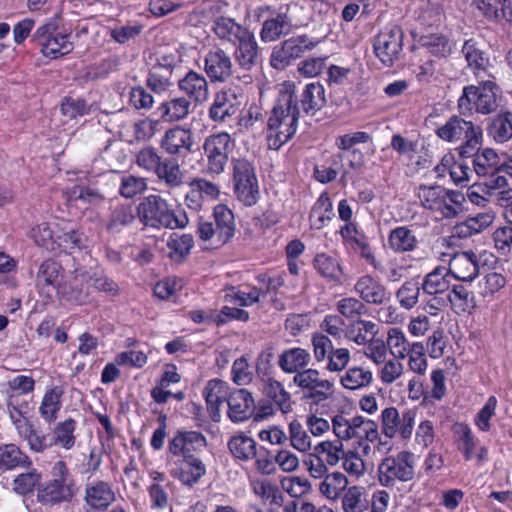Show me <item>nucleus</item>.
<instances>
[{
  "mask_svg": "<svg viewBox=\"0 0 512 512\" xmlns=\"http://www.w3.org/2000/svg\"><path fill=\"white\" fill-rule=\"evenodd\" d=\"M292 85H284L267 119L266 141L269 149L279 150L296 134L299 122V108Z\"/></svg>",
  "mask_w": 512,
  "mask_h": 512,
  "instance_id": "1",
  "label": "nucleus"
},
{
  "mask_svg": "<svg viewBox=\"0 0 512 512\" xmlns=\"http://www.w3.org/2000/svg\"><path fill=\"white\" fill-rule=\"evenodd\" d=\"M436 135L443 141L456 144L459 156L466 158L481 146L482 128L472 121L454 115L436 130Z\"/></svg>",
  "mask_w": 512,
  "mask_h": 512,
  "instance_id": "2",
  "label": "nucleus"
},
{
  "mask_svg": "<svg viewBox=\"0 0 512 512\" xmlns=\"http://www.w3.org/2000/svg\"><path fill=\"white\" fill-rule=\"evenodd\" d=\"M50 476L48 481L38 487V502L46 506L72 502L78 493V486L67 464L62 460L55 462Z\"/></svg>",
  "mask_w": 512,
  "mask_h": 512,
  "instance_id": "3",
  "label": "nucleus"
},
{
  "mask_svg": "<svg viewBox=\"0 0 512 512\" xmlns=\"http://www.w3.org/2000/svg\"><path fill=\"white\" fill-rule=\"evenodd\" d=\"M138 215L142 223L153 228L182 229L189 222L183 209H170L159 195L147 196L138 206Z\"/></svg>",
  "mask_w": 512,
  "mask_h": 512,
  "instance_id": "4",
  "label": "nucleus"
},
{
  "mask_svg": "<svg viewBox=\"0 0 512 512\" xmlns=\"http://www.w3.org/2000/svg\"><path fill=\"white\" fill-rule=\"evenodd\" d=\"M311 347L314 360L324 364L326 372L342 374L351 361V352L346 347H334L332 340L324 333L317 332L311 336Z\"/></svg>",
  "mask_w": 512,
  "mask_h": 512,
  "instance_id": "5",
  "label": "nucleus"
},
{
  "mask_svg": "<svg viewBox=\"0 0 512 512\" xmlns=\"http://www.w3.org/2000/svg\"><path fill=\"white\" fill-rule=\"evenodd\" d=\"M497 86L490 80L480 86H466L458 100L460 114H471L473 110L480 114H490L497 109Z\"/></svg>",
  "mask_w": 512,
  "mask_h": 512,
  "instance_id": "6",
  "label": "nucleus"
},
{
  "mask_svg": "<svg viewBox=\"0 0 512 512\" xmlns=\"http://www.w3.org/2000/svg\"><path fill=\"white\" fill-rule=\"evenodd\" d=\"M233 186L236 198L247 207L254 206L259 198V184L255 168L244 158L233 161Z\"/></svg>",
  "mask_w": 512,
  "mask_h": 512,
  "instance_id": "7",
  "label": "nucleus"
},
{
  "mask_svg": "<svg viewBox=\"0 0 512 512\" xmlns=\"http://www.w3.org/2000/svg\"><path fill=\"white\" fill-rule=\"evenodd\" d=\"M292 382L301 390L304 399L316 404L328 400L334 391V382L309 366L294 375Z\"/></svg>",
  "mask_w": 512,
  "mask_h": 512,
  "instance_id": "8",
  "label": "nucleus"
},
{
  "mask_svg": "<svg viewBox=\"0 0 512 512\" xmlns=\"http://www.w3.org/2000/svg\"><path fill=\"white\" fill-rule=\"evenodd\" d=\"M414 465V455L408 451L386 457L378 467L380 484L393 487L397 482L411 481L415 475Z\"/></svg>",
  "mask_w": 512,
  "mask_h": 512,
  "instance_id": "9",
  "label": "nucleus"
},
{
  "mask_svg": "<svg viewBox=\"0 0 512 512\" xmlns=\"http://www.w3.org/2000/svg\"><path fill=\"white\" fill-rule=\"evenodd\" d=\"M69 37V34L59 31L56 21H49L37 28L32 41L41 46V52L45 57L56 59L73 50L74 46Z\"/></svg>",
  "mask_w": 512,
  "mask_h": 512,
  "instance_id": "10",
  "label": "nucleus"
},
{
  "mask_svg": "<svg viewBox=\"0 0 512 512\" xmlns=\"http://www.w3.org/2000/svg\"><path fill=\"white\" fill-rule=\"evenodd\" d=\"M404 33L396 24L386 25L375 37L374 51L380 61L391 66L400 56Z\"/></svg>",
  "mask_w": 512,
  "mask_h": 512,
  "instance_id": "11",
  "label": "nucleus"
},
{
  "mask_svg": "<svg viewBox=\"0 0 512 512\" xmlns=\"http://www.w3.org/2000/svg\"><path fill=\"white\" fill-rule=\"evenodd\" d=\"M233 146L234 142L226 132L212 134L205 139L203 150L210 173L219 175L224 171Z\"/></svg>",
  "mask_w": 512,
  "mask_h": 512,
  "instance_id": "12",
  "label": "nucleus"
},
{
  "mask_svg": "<svg viewBox=\"0 0 512 512\" xmlns=\"http://www.w3.org/2000/svg\"><path fill=\"white\" fill-rule=\"evenodd\" d=\"M317 42L307 35L291 37L273 48L270 63L275 69H284L291 61L301 57L306 51L312 50Z\"/></svg>",
  "mask_w": 512,
  "mask_h": 512,
  "instance_id": "13",
  "label": "nucleus"
},
{
  "mask_svg": "<svg viewBox=\"0 0 512 512\" xmlns=\"http://www.w3.org/2000/svg\"><path fill=\"white\" fill-rule=\"evenodd\" d=\"M416 413L405 410L402 414L395 407H387L381 412L382 433L388 438L399 435L402 439L411 437L415 425Z\"/></svg>",
  "mask_w": 512,
  "mask_h": 512,
  "instance_id": "14",
  "label": "nucleus"
},
{
  "mask_svg": "<svg viewBox=\"0 0 512 512\" xmlns=\"http://www.w3.org/2000/svg\"><path fill=\"white\" fill-rule=\"evenodd\" d=\"M194 134L185 126H174L165 131L160 140V147L171 156L186 157L192 152Z\"/></svg>",
  "mask_w": 512,
  "mask_h": 512,
  "instance_id": "15",
  "label": "nucleus"
},
{
  "mask_svg": "<svg viewBox=\"0 0 512 512\" xmlns=\"http://www.w3.org/2000/svg\"><path fill=\"white\" fill-rule=\"evenodd\" d=\"M116 500L112 485L104 480H93L85 485L84 501L91 512H104Z\"/></svg>",
  "mask_w": 512,
  "mask_h": 512,
  "instance_id": "16",
  "label": "nucleus"
},
{
  "mask_svg": "<svg viewBox=\"0 0 512 512\" xmlns=\"http://www.w3.org/2000/svg\"><path fill=\"white\" fill-rule=\"evenodd\" d=\"M207 446L205 436L198 431H177L168 442V452L172 456L185 458Z\"/></svg>",
  "mask_w": 512,
  "mask_h": 512,
  "instance_id": "17",
  "label": "nucleus"
},
{
  "mask_svg": "<svg viewBox=\"0 0 512 512\" xmlns=\"http://www.w3.org/2000/svg\"><path fill=\"white\" fill-rule=\"evenodd\" d=\"M454 434L458 443V450L462 453L465 460L477 459L479 464L487 461L488 449L479 445V441L473 434L471 428L466 424H456Z\"/></svg>",
  "mask_w": 512,
  "mask_h": 512,
  "instance_id": "18",
  "label": "nucleus"
},
{
  "mask_svg": "<svg viewBox=\"0 0 512 512\" xmlns=\"http://www.w3.org/2000/svg\"><path fill=\"white\" fill-rule=\"evenodd\" d=\"M204 70L212 82H225L233 74L231 57L220 48L209 50L204 57Z\"/></svg>",
  "mask_w": 512,
  "mask_h": 512,
  "instance_id": "19",
  "label": "nucleus"
},
{
  "mask_svg": "<svg viewBox=\"0 0 512 512\" xmlns=\"http://www.w3.org/2000/svg\"><path fill=\"white\" fill-rule=\"evenodd\" d=\"M189 190L185 196V202L188 208L199 211L204 204L214 201L219 197V187L206 179L194 178L188 184Z\"/></svg>",
  "mask_w": 512,
  "mask_h": 512,
  "instance_id": "20",
  "label": "nucleus"
},
{
  "mask_svg": "<svg viewBox=\"0 0 512 512\" xmlns=\"http://www.w3.org/2000/svg\"><path fill=\"white\" fill-rule=\"evenodd\" d=\"M449 275L462 282H471L479 274L477 255L472 251L459 252L449 260Z\"/></svg>",
  "mask_w": 512,
  "mask_h": 512,
  "instance_id": "21",
  "label": "nucleus"
},
{
  "mask_svg": "<svg viewBox=\"0 0 512 512\" xmlns=\"http://www.w3.org/2000/svg\"><path fill=\"white\" fill-rule=\"evenodd\" d=\"M179 90L195 104H202L209 99L210 89L206 77L190 70L178 81Z\"/></svg>",
  "mask_w": 512,
  "mask_h": 512,
  "instance_id": "22",
  "label": "nucleus"
},
{
  "mask_svg": "<svg viewBox=\"0 0 512 512\" xmlns=\"http://www.w3.org/2000/svg\"><path fill=\"white\" fill-rule=\"evenodd\" d=\"M206 474L203 461L195 456H186L174 461L171 475L186 486L195 485Z\"/></svg>",
  "mask_w": 512,
  "mask_h": 512,
  "instance_id": "23",
  "label": "nucleus"
},
{
  "mask_svg": "<svg viewBox=\"0 0 512 512\" xmlns=\"http://www.w3.org/2000/svg\"><path fill=\"white\" fill-rule=\"evenodd\" d=\"M228 416L234 423L249 419L255 411V401L246 389H236L227 398Z\"/></svg>",
  "mask_w": 512,
  "mask_h": 512,
  "instance_id": "24",
  "label": "nucleus"
},
{
  "mask_svg": "<svg viewBox=\"0 0 512 512\" xmlns=\"http://www.w3.org/2000/svg\"><path fill=\"white\" fill-rule=\"evenodd\" d=\"M260 390L269 401L275 403L281 413L288 414L293 410L292 395L279 380L272 376L261 378Z\"/></svg>",
  "mask_w": 512,
  "mask_h": 512,
  "instance_id": "25",
  "label": "nucleus"
},
{
  "mask_svg": "<svg viewBox=\"0 0 512 512\" xmlns=\"http://www.w3.org/2000/svg\"><path fill=\"white\" fill-rule=\"evenodd\" d=\"M292 30V18L288 6L280 7L279 11L266 19L262 24L260 37L264 42H273Z\"/></svg>",
  "mask_w": 512,
  "mask_h": 512,
  "instance_id": "26",
  "label": "nucleus"
},
{
  "mask_svg": "<svg viewBox=\"0 0 512 512\" xmlns=\"http://www.w3.org/2000/svg\"><path fill=\"white\" fill-rule=\"evenodd\" d=\"M354 290L360 299L368 304L381 305L389 299L386 287L371 275L359 277Z\"/></svg>",
  "mask_w": 512,
  "mask_h": 512,
  "instance_id": "27",
  "label": "nucleus"
},
{
  "mask_svg": "<svg viewBox=\"0 0 512 512\" xmlns=\"http://www.w3.org/2000/svg\"><path fill=\"white\" fill-rule=\"evenodd\" d=\"M312 357L307 349L291 347L284 349L278 356L277 364L285 374L300 373L311 363Z\"/></svg>",
  "mask_w": 512,
  "mask_h": 512,
  "instance_id": "28",
  "label": "nucleus"
},
{
  "mask_svg": "<svg viewBox=\"0 0 512 512\" xmlns=\"http://www.w3.org/2000/svg\"><path fill=\"white\" fill-rule=\"evenodd\" d=\"M387 243L394 253L402 254L415 251L420 241L410 226H397L390 230Z\"/></svg>",
  "mask_w": 512,
  "mask_h": 512,
  "instance_id": "29",
  "label": "nucleus"
},
{
  "mask_svg": "<svg viewBox=\"0 0 512 512\" xmlns=\"http://www.w3.org/2000/svg\"><path fill=\"white\" fill-rule=\"evenodd\" d=\"M240 106V101L231 90L220 91L215 94L214 101L209 109V116L213 121L223 122L235 115Z\"/></svg>",
  "mask_w": 512,
  "mask_h": 512,
  "instance_id": "30",
  "label": "nucleus"
},
{
  "mask_svg": "<svg viewBox=\"0 0 512 512\" xmlns=\"http://www.w3.org/2000/svg\"><path fill=\"white\" fill-rule=\"evenodd\" d=\"M299 102L303 112L307 115H315L326 106L327 98L324 86L319 82H312L305 86L300 94Z\"/></svg>",
  "mask_w": 512,
  "mask_h": 512,
  "instance_id": "31",
  "label": "nucleus"
},
{
  "mask_svg": "<svg viewBox=\"0 0 512 512\" xmlns=\"http://www.w3.org/2000/svg\"><path fill=\"white\" fill-rule=\"evenodd\" d=\"M461 52L467 62V67L474 75L484 78L489 66V58L480 49L479 44L474 39H468L464 42Z\"/></svg>",
  "mask_w": 512,
  "mask_h": 512,
  "instance_id": "32",
  "label": "nucleus"
},
{
  "mask_svg": "<svg viewBox=\"0 0 512 512\" xmlns=\"http://www.w3.org/2000/svg\"><path fill=\"white\" fill-rule=\"evenodd\" d=\"M32 460L16 444L0 445V472L11 471L17 468H30Z\"/></svg>",
  "mask_w": 512,
  "mask_h": 512,
  "instance_id": "33",
  "label": "nucleus"
},
{
  "mask_svg": "<svg viewBox=\"0 0 512 512\" xmlns=\"http://www.w3.org/2000/svg\"><path fill=\"white\" fill-rule=\"evenodd\" d=\"M473 157V168L479 177L491 175L494 172L501 171L502 157L492 148L480 147L471 155Z\"/></svg>",
  "mask_w": 512,
  "mask_h": 512,
  "instance_id": "34",
  "label": "nucleus"
},
{
  "mask_svg": "<svg viewBox=\"0 0 512 512\" xmlns=\"http://www.w3.org/2000/svg\"><path fill=\"white\" fill-rule=\"evenodd\" d=\"M373 379V372L368 367L355 365L340 375L339 383L344 389L355 391L369 387Z\"/></svg>",
  "mask_w": 512,
  "mask_h": 512,
  "instance_id": "35",
  "label": "nucleus"
},
{
  "mask_svg": "<svg viewBox=\"0 0 512 512\" xmlns=\"http://www.w3.org/2000/svg\"><path fill=\"white\" fill-rule=\"evenodd\" d=\"M235 59L243 69H251L258 60V45L252 32L242 36L241 40L236 43Z\"/></svg>",
  "mask_w": 512,
  "mask_h": 512,
  "instance_id": "36",
  "label": "nucleus"
},
{
  "mask_svg": "<svg viewBox=\"0 0 512 512\" xmlns=\"http://www.w3.org/2000/svg\"><path fill=\"white\" fill-rule=\"evenodd\" d=\"M213 31L218 38L226 40L234 45L250 31L235 22L233 18L220 16L213 22Z\"/></svg>",
  "mask_w": 512,
  "mask_h": 512,
  "instance_id": "37",
  "label": "nucleus"
},
{
  "mask_svg": "<svg viewBox=\"0 0 512 512\" xmlns=\"http://www.w3.org/2000/svg\"><path fill=\"white\" fill-rule=\"evenodd\" d=\"M63 394L64 391L60 386H54L45 391L39 406V414L45 422L52 423L56 420L62 408Z\"/></svg>",
  "mask_w": 512,
  "mask_h": 512,
  "instance_id": "38",
  "label": "nucleus"
},
{
  "mask_svg": "<svg viewBox=\"0 0 512 512\" xmlns=\"http://www.w3.org/2000/svg\"><path fill=\"white\" fill-rule=\"evenodd\" d=\"M348 478L339 471L329 472L320 482L318 490L328 500L335 501L348 488Z\"/></svg>",
  "mask_w": 512,
  "mask_h": 512,
  "instance_id": "39",
  "label": "nucleus"
},
{
  "mask_svg": "<svg viewBox=\"0 0 512 512\" xmlns=\"http://www.w3.org/2000/svg\"><path fill=\"white\" fill-rule=\"evenodd\" d=\"M249 485L253 494L261 501H269L276 505L282 502V493L272 480L263 477H253L250 478Z\"/></svg>",
  "mask_w": 512,
  "mask_h": 512,
  "instance_id": "40",
  "label": "nucleus"
},
{
  "mask_svg": "<svg viewBox=\"0 0 512 512\" xmlns=\"http://www.w3.org/2000/svg\"><path fill=\"white\" fill-rule=\"evenodd\" d=\"M215 228L218 231L220 242H228L235 233V220L233 212L223 204L214 207Z\"/></svg>",
  "mask_w": 512,
  "mask_h": 512,
  "instance_id": "41",
  "label": "nucleus"
},
{
  "mask_svg": "<svg viewBox=\"0 0 512 512\" xmlns=\"http://www.w3.org/2000/svg\"><path fill=\"white\" fill-rule=\"evenodd\" d=\"M376 324L369 320L358 319L349 323L345 328L344 338L357 346H364L369 342V335L377 333Z\"/></svg>",
  "mask_w": 512,
  "mask_h": 512,
  "instance_id": "42",
  "label": "nucleus"
},
{
  "mask_svg": "<svg viewBox=\"0 0 512 512\" xmlns=\"http://www.w3.org/2000/svg\"><path fill=\"white\" fill-rule=\"evenodd\" d=\"M313 266L327 281L335 284L341 283L343 271L337 258L325 253L317 254Z\"/></svg>",
  "mask_w": 512,
  "mask_h": 512,
  "instance_id": "43",
  "label": "nucleus"
},
{
  "mask_svg": "<svg viewBox=\"0 0 512 512\" xmlns=\"http://www.w3.org/2000/svg\"><path fill=\"white\" fill-rule=\"evenodd\" d=\"M447 269L441 266L436 267L425 275L421 288L424 294L436 296L449 290L450 281Z\"/></svg>",
  "mask_w": 512,
  "mask_h": 512,
  "instance_id": "44",
  "label": "nucleus"
},
{
  "mask_svg": "<svg viewBox=\"0 0 512 512\" xmlns=\"http://www.w3.org/2000/svg\"><path fill=\"white\" fill-rule=\"evenodd\" d=\"M191 103L186 97H175L163 102L159 107L162 119L167 122L185 119L191 112Z\"/></svg>",
  "mask_w": 512,
  "mask_h": 512,
  "instance_id": "45",
  "label": "nucleus"
},
{
  "mask_svg": "<svg viewBox=\"0 0 512 512\" xmlns=\"http://www.w3.org/2000/svg\"><path fill=\"white\" fill-rule=\"evenodd\" d=\"M344 444L341 440H324L313 447V453L330 467L337 466L344 458Z\"/></svg>",
  "mask_w": 512,
  "mask_h": 512,
  "instance_id": "46",
  "label": "nucleus"
},
{
  "mask_svg": "<svg viewBox=\"0 0 512 512\" xmlns=\"http://www.w3.org/2000/svg\"><path fill=\"white\" fill-rule=\"evenodd\" d=\"M77 423L74 419L68 418L58 422L52 431L51 447L59 446L65 450H70L76 442L75 430Z\"/></svg>",
  "mask_w": 512,
  "mask_h": 512,
  "instance_id": "47",
  "label": "nucleus"
},
{
  "mask_svg": "<svg viewBox=\"0 0 512 512\" xmlns=\"http://www.w3.org/2000/svg\"><path fill=\"white\" fill-rule=\"evenodd\" d=\"M228 448L236 459L249 462L253 460L258 445L252 437L244 433H239L230 438Z\"/></svg>",
  "mask_w": 512,
  "mask_h": 512,
  "instance_id": "48",
  "label": "nucleus"
},
{
  "mask_svg": "<svg viewBox=\"0 0 512 512\" xmlns=\"http://www.w3.org/2000/svg\"><path fill=\"white\" fill-rule=\"evenodd\" d=\"M379 438L378 425L371 419L360 416L357 429V445L363 455H369L372 451L370 443H374Z\"/></svg>",
  "mask_w": 512,
  "mask_h": 512,
  "instance_id": "49",
  "label": "nucleus"
},
{
  "mask_svg": "<svg viewBox=\"0 0 512 512\" xmlns=\"http://www.w3.org/2000/svg\"><path fill=\"white\" fill-rule=\"evenodd\" d=\"M265 296V292L257 287L235 288L230 287L225 290L224 299L226 302L236 304L241 307H249L260 301Z\"/></svg>",
  "mask_w": 512,
  "mask_h": 512,
  "instance_id": "50",
  "label": "nucleus"
},
{
  "mask_svg": "<svg viewBox=\"0 0 512 512\" xmlns=\"http://www.w3.org/2000/svg\"><path fill=\"white\" fill-rule=\"evenodd\" d=\"M387 349L396 359H405L413 349V343H410L405 333L400 328H390L387 331L385 340Z\"/></svg>",
  "mask_w": 512,
  "mask_h": 512,
  "instance_id": "51",
  "label": "nucleus"
},
{
  "mask_svg": "<svg viewBox=\"0 0 512 512\" xmlns=\"http://www.w3.org/2000/svg\"><path fill=\"white\" fill-rule=\"evenodd\" d=\"M453 310L458 313H471L476 308L473 292L463 285H454L448 294Z\"/></svg>",
  "mask_w": 512,
  "mask_h": 512,
  "instance_id": "52",
  "label": "nucleus"
},
{
  "mask_svg": "<svg viewBox=\"0 0 512 512\" xmlns=\"http://www.w3.org/2000/svg\"><path fill=\"white\" fill-rule=\"evenodd\" d=\"M488 135L497 143H505L512 138V113L495 116L487 128Z\"/></svg>",
  "mask_w": 512,
  "mask_h": 512,
  "instance_id": "53",
  "label": "nucleus"
},
{
  "mask_svg": "<svg viewBox=\"0 0 512 512\" xmlns=\"http://www.w3.org/2000/svg\"><path fill=\"white\" fill-rule=\"evenodd\" d=\"M342 509L344 512H364L369 507V500L363 487L351 486L342 495Z\"/></svg>",
  "mask_w": 512,
  "mask_h": 512,
  "instance_id": "54",
  "label": "nucleus"
},
{
  "mask_svg": "<svg viewBox=\"0 0 512 512\" xmlns=\"http://www.w3.org/2000/svg\"><path fill=\"white\" fill-rule=\"evenodd\" d=\"M154 174L170 188H176L182 184L183 174L174 159H162Z\"/></svg>",
  "mask_w": 512,
  "mask_h": 512,
  "instance_id": "55",
  "label": "nucleus"
},
{
  "mask_svg": "<svg viewBox=\"0 0 512 512\" xmlns=\"http://www.w3.org/2000/svg\"><path fill=\"white\" fill-rule=\"evenodd\" d=\"M333 216L332 201L328 194L322 193L311 209V225L316 229H321Z\"/></svg>",
  "mask_w": 512,
  "mask_h": 512,
  "instance_id": "56",
  "label": "nucleus"
},
{
  "mask_svg": "<svg viewBox=\"0 0 512 512\" xmlns=\"http://www.w3.org/2000/svg\"><path fill=\"white\" fill-rule=\"evenodd\" d=\"M417 196L423 207L438 211L442 205H445L444 198L448 196V190L441 186L421 185Z\"/></svg>",
  "mask_w": 512,
  "mask_h": 512,
  "instance_id": "57",
  "label": "nucleus"
},
{
  "mask_svg": "<svg viewBox=\"0 0 512 512\" xmlns=\"http://www.w3.org/2000/svg\"><path fill=\"white\" fill-rule=\"evenodd\" d=\"M308 432V429L306 430L297 420L290 422L287 437L291 447L300 453H309L314 446L312 445V439Z\"/></svg>",
  "mask_w": 512,
  "mask_h": 512,
  "instance_id": "58",
  "label": "nucleus"
},
{
  "mask_svg": "<svg viewBox=\"0 0 512 512\" xmlns=\"http://www.w3.org/2000/svg\"><path fill=\"white\" fill-rule=\"evenodd\" d=\"M17 434L26 441L29 449L35 453H42L51 447V441L48 440L47 435L42 430L34 427L31 422Z\"/></svg>",
  "mask_w": 512,
  "mask_h": 512,
  "instance_id": "59",
  "label": "nucleus"
},
{
  "mask_svg": "<svg viewBox=\"0 0 512 512\" xmlns=\"http://www.w3.org/2000/svg\"><path fill=\"white\" fill-rule=\"evenodd\" d=\"M227 394V383L218 379L210 380L203 390L207 406L212 411H218L223 401H227Z\"/></svg>",
  "mask_w": 512,
  "mask_h": 512,
  "instance_id": "60",
  "label": "nucleus"
},
{
  "mask_svg": "<svg viewBox=\"0 0 512 512\" xmlns=\"http://www.w3.org/2000/svg\"><path fill=\"white\" fill-rule=\"evenodd\" d=\"M67 200L70 202L80 200L88 204H99L105 198L104 194L96 187L73 185L65 191Z\"/></svg>",
  "mask_w": 512,
  "mask_h": 512,
  "instance_id": "61",
  "label": "nucleus"
},
{
  "mask_svg": "<svg viewBox=\"0 0 512 512\" xmlns=\"http://www.w3.org/2000/svg\"><path fill=\"white\" fill-rule=\"evenodd\" d=\"M61 276V266L52 260L44 261L37 273V284L40 287L52 286L53 288H59V279Z\"/></svg>",
  "mask_w": 512,
  "mask_h": 512,
  "instance_id": "62",
  "label": "nucleus"
},
{
  "mask_svg": "<svg viewBox=\"0 0 512 512\" xmlns=\"http://www.w3.org/2000/svg\"><path fill=\"white\" fill-rule=\"evenodd\" d=\"M134 219L135 212L133 206L129 204H119L112 209L107 228L111 231L118 232L122 228L130 225Z\"/></svg>",
  "mask_w": 512,
  "mask_h": 512,
  "instance_id": "63",
  "label": "nucleus"
},
{
  "mask_svg": "<svg viewBox=\"0 0 512 512\" xmlns=\"http://www.w3.org/2000/svg\"><path fill=\"white\" fill-rule=\"evenodd\" d=\"M8 399H18V396L32 393L35 389V380L28 375H17L6 382Z\"/></svg>",
  "mask_w": 512,
  "mask_h": 512,
  "instance_id": "64",
  "label": "nucleus"
}]
</instances>
